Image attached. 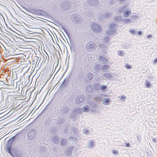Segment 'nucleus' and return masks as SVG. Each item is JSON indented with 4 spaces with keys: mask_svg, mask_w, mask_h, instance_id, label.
Returning <instances> with one entry per match:
<instances>
[{
    "mask_svg": "<svg viewBox=\"0 0 157 157\" xmlns=\"http://www.w3.org/2000/svg\"><path fill=\"white\" fill-rule=\"evenodd\" d=\"M90 143H92V144H93V142L92 141V142H90Z\"/></svg>",
    "mask_w": 157,
    "mask_h": 157,
    "instance_id": "aec40b11",
    "label": "nucleus"
},
{
    "mask_svg": "<svg viewBox=\"0 0 157 157\" xmlns=\"http://www.w3.org/2000/svg\"><path fill=\"white\" fill-rule=\"evenodd\" d=\"M89 78L90 79H91L92 78V74H90L89 76Z\"/></svg>",
    "mask_w": 157,
    "mask_h": 157,
    "instance_id": "2eb2a0df",
    "label": "nucleus"
},
{
    "mask_svg": "<svg viewBox=\"0 0 157 157\" xmlns=\"http://www.w3.org/2000/svg\"><path fill=\"white\" fill-rule=\"evenodd\" d=\"M108 66L107 65H105L103 66V69L105 70V69H107L108 68Z\"/></svg>",
    "mask_w": 157,
    "mask_h": 157,
    "instance_id": "f8f14e48",
    "label": "nucleus"
},
{
    "mask_svg": "<svg viewBox=\"0 0 157 157\" xmlns=\"http://www.w3.org/2000/svg\"><path fill=\"white\" fill-rule=\"evenodd\" d=\"M110 99L109 98L105 99L103 102V104L105 105H107L109 104Z\"/></svg>",
    "mask_w": 157,
    "mask_h": 157,
    "instance_id": "423d86ee",
    "label": "nucleus"
},
{
    "mask_svg": "<svg viewBox=\"0 0 157 157\" xmlns=\"http://www.w3.org/2000/svg\"><path fill=\"white\" fill-rule=\"evenodd\" d=\"M118 54L120 56H123L124 55V52L122 51H119L118 52Z\"/></svg>",
    "mask_w": 157,
    "mask_h": 157,
    "instance_id": "0eeeda50",
    "label": "nucleus"
},
{
    "mask_svg": "<svg viewBox=\"0 0 157 157\" xmlns=\"http://www.w3.org/2000/svg\"><path fill=\"white\" fill-rule=\"evenodd\" d=\"M130 32L132 33V34H134L135 33V31L134 30H131L130 31Z\"/></svg>",
    "mask_w": 157,
    "mask_h": 157,
    "instance_id": "4468645a",
    "label": "nucleus"
},
{
    "mask_svg": "<svg viewBox=\"0 0 157 157\" xmlns=\"http://www.w3.org/2000/svg\"><path fill=\"white\" fill-rule=\"evenodd\" d=\"M142 34V33L141 32H138V34L139 35H141Z\"/></svg>",
    "mask_w": 157,
    "mask_h": 157,
    "instance_id": "6ab92c4d",
    "label": "nucleus"
},
{
    "mask_svg": "<svg viewBox=\"0 0 157 157\" xmlns=\"http://www.w3.org/2000/svg\"><path fill=\"white\" fill-rule=\"evenodd\" d=\"M113 153H116V152H115V151H113Z\"/></svg>",
    "mask_w": 157,
    "mask_h": 157,
    "instance_id": "412c9836",
    "label": "nucleus"
},
{
    "mask_svg": "<svg viewBox=\"0 0 157 157\" xmlns=\"http://www.w3.org/2000/svg\"><path fill=\"white\" fill-rule=\"evenodd\" d=\"M146 87L147 88H149L150 86V84L149 82H146L145 84Z\"/></svg>",
    "mask_w": 157,
    "mask_h": 157,
    "instance_id": "6e6552de",
    "label": "nucleus"
},
{
    "mask_svg": "<svg viewBox=\"0 0 157 157\" xmlns=\"http://www.w3.org/2000/svg\"><path fill=\"white\" fill-rule=\"evenodd\" d=\"M126 67L127 69H130L132 68L131 66L128 64L126 65Z\"/></svg>",
    "mask_w": 157,
    "mask_h": 157,
    "instance_id": "9b49d317",
    "label": "nucleus"
},
{
    "mask_svg": "<svg viewBox=\"0 0 157 157\" xmlns=\"http://www.w3.org/2000/svg\"><path fill=\"white\" fill-rule=\"evenodd\" d=\"M95 43L93 42H89L87 45V49L89 50L91 49L94 50L95 49Z\"/></svg>",
    "mask_w": 157,
    "mask_h": 157,
    "instance_id": "7ed1b4c3",
    "label": "nucleus"
},
{
    "mask_svg": "<svg viewBox=\"0 0 157 157\" xmlns=\"http://www.w3.org/2000/svg\"><path fill=\"white\" fill-rule=\"evenodd\" d=\"M91 28L95 32H100L101 31V27L96 23H94L91 25Z\"/></svg>",
    "mask_w": 157,
    "mask_h": 157,
    "instance_id": "f257e3e1",
    "label": "nucleus"
},
{
    "mask_svg": "<svg viewBox=\"0 0 157 157\" xmlns=\"http://www.w3.org/2000/svg\"><path fill=\"white\" fill-rule=\"evenodd\" d=\"M107 33L108 34H110V33H108V32H107Z\"/></svg>",
    "mask_w": 157,
    "mask_h": 157,
    "instance_id": "4be33fe9",
    "label": "nucleus"
},
{
    "mask_svg": "<svg viewBox=\"0 0 157 157\" xmlns=\"http://www.w3.org/2000/svg\"><path fill=\"white\" fill-rule=\"evenodd\" d=\"M157 62V59H155V60L154 61V63H156Z\"/></svg>",
    "mask_w": 157,
    "mask_h": 157,
    "instance_id": "f3484780",
    "label": "nucleus"
},
{
    "mask_svg": "<svg viewBox=\"0 0 157 157\" xmlns=\"http://www.w3.org/2000/svg\"><path fill=\"white\" fill-rule=\"evenodd\" d=\"M12 145L11 144H8L6 145V151L10 154L11 155H12L13 154L15 153V150L14 149H11Z\"/></svg>",
    "mask_w": 157,
    "mask_h": 157,
    "instance_id": "f03ea898",
    "label": "nucleus"
},
{
    "mask_svg": "<svg viewBox=\"0 0 157 157\" xmlns=\"http://www.w3.org/2000/svg\"><path fill=\"white\" fill-rule=\"evenodd\" d=\"M131 13V10H126L124 12V17H127L130 15Z\"/></svg>",
    "mask_w": 157,
    "mask_h": 157,
    "instance_id": "39448f33",
    "label": "nucleus"
},
{
    "mask_svg": "<svg viewBox=\"0 0 157 157\" xmlns=\"http://www.w3.org/2000/svg\"><path fill=\"white\" fill-rule=\"evenodd\" d=\"M126 98V97L125 96H122L120 98L121 100L122 101H124L125 99Z\"/></svg>",
    "mask_w": 157,
    "mask_h": 157,
    "instance_id": "1a4fd4ad",
    "label": "nucleus"
},
{
    "mask_svg": "<svg viewBox=\"0 0 157 157\" xmlns=\"http://www.w3.org/2000/svg\"><path fill=\"white\" fill-rule=\"evenodd\" d=\"M125 146L127 147H129L130 146V144L129 143L126 144Z\"/></svg>",
    "mask_w": 157,
    "mask_h": 157,
    "instance_id": "dca6fc26",
    "label": "nucleus"
},
{
    "mask_svg": "<svg viewBox=\"0 0 157 157\" xmlns=\"http://www.w3.org/2000/svg\"><path fill=\"white\" fill-rule=\"evenodd\" d=\"M130 20L129 19H127L125 20V21L126 22H130Z\"/></svg>",
    "mask_w": 157,
    "mask_h": 157,
    "instance_id": "ddd939ff",
    "label": "nucleus"
},
{
    "mask_svg": "<svg viewBox=\"0 0 157 157\" xmlns=\"http://www.w3.org/2000/svg\"><path fill=\"white\" fill-rule=\"evenodd\" d=\"M153 141L155 143L156 142V140L155 139H153Z\"/></svg>",
    "mask_w": 157,
    "mask_h": 157,
    "instance_id": "a211bd4d",
    "label": "nucleus"
},
{
    "mask_svg": "<svg viewBox=\"0 0 157 157\" xmlns=\"http://www.w3.org/2000/svg\"><path fill=\"white\" fill-rule=\"evenodd\" d=\"M90 107L87 105L85 106L83 108V111L84 112H87L89 111Z\"/></svg>",
    "mask_w": 157,
    "mask_h": 157,
    "instance_id": "20e7f679",
    "label": "nucleus"
},
{
    "mask_svg": "<svg viewBox=\"0 0 157 157\" xmlns=\"http://www.w3.org/2000/svg\"><path fill=\"white\" fill-rule=\"evenodd\" d=\"M106 86H101L100 87L101 90H103L106 88Z\"/></svg>",
    "mask_w": 157,
    "mask_h": 157,
    "instance_id": "9d476101",
    "label": "nucleus"
}]
</instances>
